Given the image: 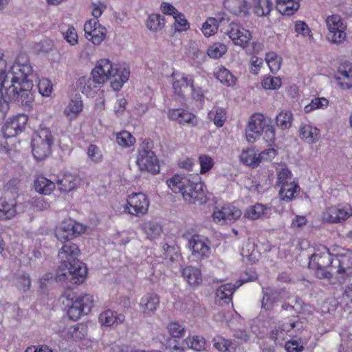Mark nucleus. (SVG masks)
<instances>
[{"instance_id": "nucleus-50", "label": "nucleus", "mask_w": 352, "mask_h": 352, "mask_svg": "<svg viewBox=\"0 0 352 352\" xmlns=\"http://www.w3.org/2000/svg\"><path fill=\"white\" fill-rule=\"evenodd\" d=\"M293 116L290 111H283L276 117L277 126L282 129H289L292 126Z\"/></svg>"}, {"instance_id": "nucleus-22", "label": "nucleus", "mask_w": 352, "mask_h": 352, "mask_svg": "<svg viewBox=\"0 0 352 352\" xmlns=\"http://www.w3.org/2000/svg\"><path fill=\"white\" fill-rule=\"evenodd\" d=\"M228 34L236 45L243 48L248 46L252 38V34L248 30L244 28L238 23L232 22L228 31Z\"/></svg>"}, {"instance_id": "nucleus-28", "label": "nucleus", "mask_w": 352, "mask_h": 352, "mask_svg": "<svg viewBox=\"0 0 352 352\" xmlns=\"http://www.w3.org/2000/svg\"><path fill=\"white\" fill-rule=\"evenodd\" d=\"M299 137L309 144H315L320 138V131L311 124H302L299 129Z\"/></svg>"}, {"instance_id": "nucleus-57", "label": "nucleus", "mask_w": 352, "mask_h": 352, "mask_svg": "<svg viewBox=\"0 0 352 352\" xmlns=\"http://www.w3.org/2000/svg\"><path fill=\"white\" fill-rule=\"evenodd\" d=\"M38 89L43 96L49 97L52 93L53 85L48 78H41L38 80Z\"/></svg>"}, {"instance_id": "nucleus-39", "label": "nucleus", "mask_w": 352, "mask_h": 352, "mask_svg": "<svg viewBox=\"0 0 352 352\" xmlns=\"http://www.w3.org/2000/svg\"><path fill=\"white\" fill-rule=\"evenodd\" d=\"M145 25L146 28L153 32L162 30L165 25V19L160 14H151L146 20Z\"/></svg>"}, {"instance_id": "nucleus-17", "label": "nucleus", "mask_w": 352, "mask_h": 352, "mask_svg": "<svg viewBox=\"0 0 352 352\" xmlns=\"http://www.w3.org/2000/svg\"><path fill=\"white\" fill-rule=\"evenodd\" d=\"M267 125L266 119L262 113H256L252 115L245 130L247 140L252 143L256 142Z\"/></svg>"}, {"instance_id": "nucleus-56", "label": "nucleus", "mask_w": 352, "mask_h": 352, "mask_svg": "<svg viewBox=\"0 0 352 352\" xmlns=\"http://www.w3.org/2000/svg\"><path fill=\"white\" fill-rule=\"evenodd\" d=\"M282 80L280 77L265 76L262 80V87L265 89L276 90L280 87Z\"/></svg>"}, {"instance_id": "nucleus-18", "label": "nucleus", "mask_w": 352, "mask_h": 352, "mask_svg": "<svg viewBox=\"0 0 352 352\" xmlns=\"http://www.w3.org/2000/svg\"><path fill=\"white\" fill-rule=\"evenodd\" d=\"M28 120V117L23 113L10 118L2 126L3 137L10 138L21 133L25 129Z\"/></svg>"}, {"instance_id": "nucleus-42", "label": "nucleus", "mask_w": 352, "mask_h": 352, "mask_svg": "<svg viewBox=\"0 0 352 352\" xmlns=\"http://www.w3.org/2000/svg\"><path fill=\"white\" fill-rule=\"evenodd\" d=\"M300 4L297 0L289 1L288 3L283 1V3H276V8L283 15L290 16L294 14L299 8Z\"/></svg>"}, {"instance_id": "nucleus-10", "label": "nucleus", "mask_w": 352, "mask_h": 352, "mask_svg": "<svg viewBox=\"0 0 352 352\" xmlns=\"http://www.w3.org/2000/svg\"><path fill=\"white\" fill-rule=\"evenodd\" d=\"M85 231V227L71 219H65L54 228L55 236L60 243L72 241Z\"/></svg>"}, {"instance_id": "nucleus-25", "label": "nucleus", "mask_w": 352, "mask_h": 352, "mask_svg": "<svg viewBox=\"0 0 352 352\" xmlns=\"http://www.w3.org/2000/svg\"><path fill=\"white\" fill-rule=\"evenodd\" d=\"M223 5L234 15L245 16L249 14L250 6L246 0H224Z\"/></svg>"}, {"instance_id": "nucleus-44", "label": "nucleus", "mask_w": 352, "mask_h": 352, "mask_svg": "<svg viewBox=\"0 0 352 352\" xmlns=\"http://www.w3.org/2000/svg\"><path fill=\"white\" fill-rule=\"evenodd\" d=\"M67 338L75 341L80 340L87 335V327L82 324L70 327L67 330Z\"/></svg>"}, {"instance_id": "nucleus-30", "label": "nucleus", "mask_w": 352, "mask_h": 352, "mask_svg": "<svg viewBox=\"0 0 352 352\" xmlns=\"http://www.w3.org/2000/svg\"><path fill=\"white\" fill-rule=\"evenodd\" d=\"M34 188L39 194L49 195L55 190L56 184L41 175H37L35 178Z\"/></svg>"}, {"instance_id": "nucleus-47", "label": "nucleus", "mask_w": 352, "mask_h": 352, "mask_svg": "<svg viewBox=\"0 0 352 352\" xmlns=\"http://www.w3.org/2000/svg\"><path fill=\"white\" fill-rule=\"evenodd\" d=\"M219 25V21L216 18H208L201 28L204 35L206 37L214 35L218 30Z\"/></svg>"}, {"instance_id": "nucleus-21", "label": "nucleus", "mask_w": 352, "mask_h": 352, "mask_svg": "<svg viewBox=\"0 0 352 352\" xmlns=\"http://www.w3.org/2000/svg\"><path fill=\"white\" fill-rule=\"evenodd\" d=\"M192 254L199 259L209 257L210 254V241L201 235H193L188 242Z\"/></svg>"}, {"instance_id": "nucleus-53", "label": "nucleus", "mask_w": 352, "mask_h": 352, "mask_svg": "<svg viewBox=\"0 0 352 352\" xmlns=\"http://www.w3.org/2000/svg\"><path fill=\"white\" fill-rule=\"evenodd\" d=\"M227 52L226 45L220 43H214L207 50L208 55L212 58H219Z\"/></svg>"}, {"instance_id": "nucleus-40", "label": "nucleus", "mask_w": 352, "mask_h": 352, "mask_svg": "<svg viewBox=\"0 0 352 352\" xmlns=\"http://www.w3.org/2000/svg\"><path fill=\"white\" fill-rule=\"evenodd\" d=\"M237 287H218L216 291L215 302L219 305L232 302V296Z\"/></svg>"}, {"instance_id": "nucleus-3", "label": "nucleus", "mask_w": 352, "mask_h": 352, "mask_svg": "<svg viewBox=\"0 0 352 352\" xmlns=\"http://www.w3.org/2000/svg\"><path fill=\"white\" fill-rule=\"evenodd\" d=\"M62 247L58 253L60 266L67 272L58 275L60 280H68L73 285L82 284L87 278V268L80 261L78 256L80 254L78 246L72 241L61 243Z\"/></svg>"}, {"instance_id": "nucleus-7", "label": "nucleus", "mask_w": 352, "mask_h": 352, "mask_svg": "<svg viewBox=\"0 0 352 352\" xmlns=\"http://www.w3.org/2000/svg\"><path fill=\"white\" fill-rule=\"evenodd\" d=\"M71 287H67L64 295L67 299H71L72 305L69 307L67 314L72 320H77L82 316L89 314L94 307V297L90 294H84L73 299L70 298Z\"/></svg>"}, {"instance_id": "nucleus-62", "label": "nucleus", "mask_w": 352, "mask_h": 352, "mask_svg": "<svg viewBox=\"0 0 352 352\" xmlns=\"http://www.w3.org/2000/svg\"><path fill=\"white\" fill-rule=\"evenodd\" d=\"M213 346L218 351L226 352L229 350L231 342L221 336H217L212 340Z\"/></svg>"}, {"instance_id": "nucleus-5", "label": "nucleus", "mask_w": 352, "mask_h": 352, "mask_svg": "<svg viewBox=\"0 0 352 352\" xmlns=\"http://www.w3.org/2000/svg\"><path fill=\"white\" fill-rule=\"evenodd\" d=\"M333 254L324 245L318 246L309 257L308 268L319 279L332 281Z\"/></svg>"}, {"instance_id": "nucleus-64", "label": "nucleus", "mask_w": 352, "mask_h": 352, "mask_svg": "<svg viewBox=\"0 0 352 352\" xmlns=\"http://www.w3.org/2000/svg\"><path fill=\"white\" fill-rule=\"evenodd\" d=\"M295 31L303 36L313 38L311 31L308 25L302 21H297L295 23Z\"/></svg>"}, {"instance_id": "nucleus-34", "label": "nucleus", "mask_w": 352, "mask_h": 352, "mask_svg": "<svg viewBox=\"0 0 352 352\" xmlns=\"http://www.w3.org/2000/svg\"><path fill=\"white\" fill-rule=\"evenodd\" d=\"M283 308L293 309L296 312L305 315H311L314 313V307L311 305L305 304L300 298L296 297H294L292 302L283 305Z\"/></svg>"}, {"instance_id": "nucleus-24", "label": "nucleus", "mask_w": 352, "mask_h": 352, "mask_svg": "<svg viewBox=\"0 0 352 352\" xmlns=\"http://www.w3.org/2000/svg\"><path fill=\"white\" fill-rule=\"evenodd\" d=\"M160 305V298L157 295L147 294L143 296L139 303L141 313L144 317L153 316Z\"/></svg>"}, {"instance_id": "nucleus-11", "label": "nucleus", "mask_w": 352, "mask_h": 352, "mask_svg": "<svg viewBox=\"0 0 352 352\" xmlns=\"http://www.w3.org/2000/svg\"><path fill=\"white\" fill-rule=\"evenodd\" d=\"M329 41L337 45L343 43L346 38V23L338 14L329 16L326 20Z\"/></svg>"}, {"instance_id": "nucleus-36", "label": "nucleus", "mask_w": 352, "mask_h": 352, "mask_svg": "<svg viewBox=\"0 0 352 352\" xmlns=\"http://www.w3.org/2000/svg\"><path fill=\"white\" fill-rule=\"evenodd\" d=\"M214 76L223 85L228 87L233 86L236 84V78L225 67L218 66L214 71Z\"/></svg>"}, {"instance_id": "nucleus-48", "label": "nucleus", "mask_w": 352, "mask_h": 352, "mask_svg": "<svg viewBox=\"0 0 352 352\" xmlns=\"http://www.w3.org/2000/svg\"><path fill=\"white\" fill-rule=\"evenodd\" d=\"M208 116L210 118H212L213 120V123L217 127H221L223 126L225 122L227 119V112L225 109L221 107H216L214 108V113H213L212 111H211L208 113Z\"/></svg>"}, {"instance_id": "nucleus-16", "label": "nucleus", "mask_w": 352, "mask_h": 352, "mask_svg": "<svg viewBox=\"0 0 352 352\" xmlns=\"http://www.w3.org/2000/svg\"><path fill=\"white\" fill-rule=\"evenodd\" d=\"M85 36L87 40L96 45H99L104 40L107 29L98 19H91L84 25Z\"/></svg>"}, {"instance_id": "nucleus-61", "label": "nucleus", "mask_w": 352, "mask_h": 352, "mask_svg": "<svg viewBox=\"0 0 352 352\" xmlns=\"http://www.w3.org/2000/svg\"><path fill=\"white\" fill-rule=\"evenodd\" d=\"M256 252H255V245L248 242L243 248L241 254L243 257H246L250 262L254 263L256 260Z\"/></svg>"}, {"instance_id": "nucleus-59", "label": "nucleus", "mask_w": 352, "mask_h": 352, "mask_svg": "<svg viewBox=\"0 0 352 352\" xmlns=\"http://www.w3.org/2000/svg\"><path fill=\"white\" fill-rule=\"evenodd\" d=\"M199 162L200 164V173L201 174L208 172L214 164L213 159L206 154L199 155Z\"/></svg>"}, {"instance_id": "nucleus-13", "label": "nucleus", "mask_w": 352, "mask_h": 352, "mask_svg": "<svg viewBox=\"0 0 352 352\" xmlns=\"http://www.w3.org/2000/svg\"><path fill=\"white\" fill-rule=\"evenodd\" d=\"M352 215V208L347 204H339L325 209L322 214L323 221L329 223L344 222Z\"/></svg>"}, {"instance_id": "nucleus-37", "label": "nucleus", "mask_w": 352, "mask_h": 352, "mask_svg": "<svg viewBox=\"0 0 352 352\" xmlns=\"http://www.w3.org/2000/svg\"><path fill=\"white\" fill-rule=\"evenodd\" d=\"M16 214V204L14 200L10 202L0 199V220L6 221L13 218Z\"/></svg>"}, {"instance_id": "nucleus-51", "label": "nucleus", "mask_w": 352, "mask_h": 352, "mask_svg": "<svg viewBox=\"0 0 352 352\" xmlns=\"http://www.w3.org/2000/svg\"><path fill=\"white\" fill-rule=\"evenodd\" d=\"M265 60L272 73H276L280 68L282 58L274 52L266 54Z\"/></svg>"}, {"instance_id": "nucleus-43", "label": "nucleus", "mask_w": 352, "mask_h": 352, "mask_svg": "<svg viewBox=\"0 0 352 352\" xmlns=\"http://www.w3.org/2000/svg\"><path fill=\"white\" fill-rule=\"evenodd\" d=\"M188 346L197 351H204L206 348V341L201 336H193L188 337L184 340Z\"/></svg>"}, {"instance_id": "nucleus-20", "label": "nucleus", "mask_w": 352, "mask_h": 352, "mask_svg": "<svg viewBox=\"0 0 352 352\" xmlns=\"http://www.w3.org/2000/svg\"><path fill=\"white\" fill-rule=\"evenodd\" d=\"M262 306L268 309L272 304L282 300L292 302L294 297L290 296L285 287H263Z\"/></svg>"}, {"instance_id": "nucleus-8", "label": "nucleus", "mask_w": 352, "mask_h": 352, "mask_svg": "<svg viewBox=\"0 0 352 352\" xmlns=\"http://www.w3.org/2000/svg\"><path fill=\"white\" fill-rule=\"evenodd\" d=\"M54 138L48 129H43L34 135L32 139V152L37 161L47 157L52 152Z\"/></svg>"}, {"instance_id": "nucleus-32", "label": "nucleus", "mask_w": 352, "mask_h": 352, "mask_svg": "<svg viewBox=\"0 0 352 352\" xmlns=\"http://www.w3.org/2000/svg\"><path fill=\"white\" fill-rule=\"evenodd\" d=\"M300 191V186L297 182L294 181L290 182H285L281 184L279 191L280 199L285 201L293 200Z\"/></svg>"}, {"instance_id": "nucleus-15", "label": "nucleus", "mask_w": 352, "mask_h": 352, "mask_svg": "<svg viewBox=\"0 0 352 352\" xmlns=\"http://www.w3.org/2000/svg\"><path fill=\"white\" fill-rule=\"evenodd\" d=\"M241 214L240 209L229 204L214 210L212 217L216 223L225 225L234 223Z\"/></svg>"}, {"instance_id": "nucleus-60", "label": "nucleus", "mask_w": 352, "mask_h": 352, "mask_svg": "<svg viewBox=\"0 0 352 352\" xmlns=\"http://www.w3.org/2000/svg\"><path fill=\"white\" fill-rule=\"evenodd\" d=\"M50 207V203L43 197L33 198L31 201V208L34 212L46 210Z\"/></svg>"}, {"instance_id": "nucleus-33", "label": "nucleus", "mask_w": 352, "mask_h": 352, "mask_svg": "<svg viewBox=\"0 0 352 352\" xmlns=\"http://www.w3.org/2000/svg\"><path fill=\"white\" fill-rule=\"evenodd\" d=\"M141 229L150 240L158 239L163 231L161 224L155 220L144 222L141 225Z\"/></svg>"}, {"instance_id": "nucleus-31", "label": "nucleus", "mask_w": 352, "mask_h": 352, "mask_svg": "<svg viewBox=\"0 0 352 352\" xmlns=\"http://www.w3.org/2000/svg\"><path fill=\"white\" fill-rule=\"evenodd\" d=\"M182 276L190 286H199L202 283V274L199 269L192 266L184 267Z\"/></svg>"}, {"instance_id": "nucleus-46", "label": "nucleus", "mask_w": 352, "mask_h": 352, "mask_svg": "<svg viewBox=\"0 0 352 352\" xmlns=\"http://www.w3.org/2000/svg\"><path fill=\"white\" fill-rule=\"evenodd\" d=\"M116 142L119 146L124 148H129L135 143V138L131 133L123 130L116 135Z\"/></svg>"}, {"instance_id": "nucleus-14", "label": "nucleus", "mask_w": 352, "mask_h": 352, "mask_svg": "<svg viewBox=\"0 0 352 352\" xmlns=\"http://www.w3.org/2000/svg\"><path fill=\"white\" fill-rule=\"evenodd\" d=\"M136 164L141 171H147L153 175L160 173L159 160L153 151L146 148L138 151Z\"/></svg>"}, {"instance_id": "nucleus-27", "label": "nucleus", "mask_w": 352, "mask_h": 352, "mask_svg": "<svg viewBox=\"0 0 352 352\" xmlns=\"http://www.w3.org/2000/svg\"><path fill=\"white\" fill-rule=\"evenodd\" d=\"M80 179L79 176L71 173L64 174L61 178H58L56 180V184L58 189L64 192H68L79 184Z\"/></svg>"}, {"instance_id": "nucleus-6", "label": "nucleus", "mask_w": 352, "mask_h": 352, "mask_svg": "<svg viewBox=\"0 0 352 352\" xmlns=\"http://www.w3.org/2000/svg\"><path fill=\"white\" fill-rule=\"evenodd\" d=\"M352 276V252L333 254L331 284H343Z\"/></svg>"}, {"instance_id": "nucleus-35", "label": "nucleus", "mask_w": 352, "mask_h": 352, "mask_svg": "<svg viewBox=\"0 0 352 352\" xmlns=\"http://www.w3.org/2000/svg\"><path fill=\"white\" fill-rule=\"evenodd\" d=\"M83 103L80 96L76 95L71 99L65 109L64 113L71 119L76 118L82 111Z\"/></svg>"}, {"instance_id": "nucleus-29", "label": "nucleus", "mask_w": 352, "mask_h": 352, "mask_svg": "<svg viewBox=\"0 0 352 352\" xmlns=\"http://www.w3.org/2000/svg\"><path fill=\"white\" fill-rule=\"evenodd\" d=\"M338 82L342 89L352 88V64L344 63L338 67Z\"/></svg>"}, {"instance_id": "nucleus-58", "label": "nucleus", "mask_w": 352, "mask_h": 352, "mask_svg": "<svg viewBox=\"0 0 352 352\" xmlns=\"http://www.w3.org/2000/svg\"><path fill=\"white\" fill-rule=\"evenodd\" d=\"M87 155L89 158L96 164L100 163L102 161L103 155L100 148L96 144H91L87 148Z\"/></svg>"}, {"instance_id": "nucleus-9", "label": "nucleus", "mask_w": 352, "mask_h": 352, "mask_svg": "<svg viewBox=\"0 0 352 352\" xmlns=\"http://www.w3.org/2000/svg\"><path fill=\"white\" fill-rule=\"evenodd\" d=\"M302 323L296 318L285 319L275 326L270 337L277 344H281L288 337H296L300 333Z\"/></svg>"}, {"instance_id": "nucleus-55", "label": "nucleus", "mask_w": 352, "mask_h": 352, "mask_svg": "<svg viewBox=\"0 0 352 352\" xmlns=\"http://www.w3.org/2000/svg\"><path fill=\"white\" fill-rule=\"evenodd\" d=\"M257 278L258 275L255 271L252 270H245L241 274L239 278L233 286H242L249 282L255 281Z\"/></svg>"}, {"instance_id": "nucleus-12", "label": "nucleus", "mask_w": 352, "mask_h": 352, "mask_svg": "<svg viewBox=\"0 0 352 352\" xmlns=\"http://www.w3.org/2000/svg\"><path fill=\"white\" fill-rule=\"evenodd\" d=\"M149 204L146 195L143 192H133L128 195L124 211L133 216L142 217L147 213Z\"/></svg>"}, {"instance_id": "nucleus-49", "label": "nucleus", "mask_w": 352, "mask_h": 352, "mask_svg": "<svg viewBox=\"0 0 352 352\" xmlns=\"http://www.w3.org/2000/svg\"><path fill=\"white\" fill-rule=\"evenodd\" d=\"M166 329L168 333L173 338H181L186 334V327L184 324L178 322H170L168 324Z\"/></svg>"}, {"instance_id": "nucleus-63", "label": "nucleus", "mask_w": 352, "mask_h": 352, "mask_svg": "<svg viewBox=\"0 0 352 352\" xmlns=\"http://www.w3.org/2000/svg\"><path fill=\"white\" fill-rule=\"evenodd\" d=\"M63 37L65 41L71 45H75L78 43V36L76 29L73 26H69L65 32L63 33Z\"/></svg>"}, {"instance_id": "nucleus-41", "label": "nucleus", "mask_w": 352, "mask_h": 352, "mask_svg": "<svg viewBox=\"0 0 352 352\" xmlns=\"http://www.w3.org/2000/svg\"><path fill=\"white\" fill-rule=\"evenodd\" d=\"M241 161L246 165L256 167L259 165L258 156L254 148L243 150L240 155Z\"/></svg>"}, {"instance_id": "nucleus-2", "label": "nucleus", "mask_w": 352, "mask_h": 352, "mask_svg": "<svg viewBox=\"0 0 352 352\" xmlns=\"http://www.w3.org/2000/svg\"><path fill=\"white\" fill-rule=\"evenodd\" d=\"M129 69L118 64H113L109 59L99 60L92 69L91 77L82 76L77 86L87 97H94L99 86L109 81L114 91H119L129 77Z\"/></svg>"}, {"instance_id": "nucleus-1", "label": "nucleus", "mask_w": 352, "mask_h": 352, "mask_svg": "<svg viewBox=\"0 0 352 352\" xmlns=\"http://www.w3.org/2000/svg\"><path fill=\"white\" fill-rule=\"evenodd\" d=\"M6 62L0 58V111L8 109L9 103L3 97L2 89L6 90V95L10 100H16L22 105H30L31 102L28 98L30 93L24 88L27 78L31 74L32 67L25 54H19L11 70L6 74Z\"/></svg>"}, {"instance_id": "nucleus-52", "label": "nucleus", "mask_w": 352, "mask_h": 352, "mask_svg": "<svg viewBox=\"0 0 352 352\" xmlns=\"http://www.w3.org/2000/svg\"><path fill=\"white\" fill-rule=\"evenodd\" d=\"M266 207L261 204L250 206L245 212V217L250 219H258L265 212Z\"/></svg>"}, {"instance_id": "nucleus-4", "label": "nucleus", "mask_w": 352, "mask_h": 352, "mask_svg": "<svg viewBox=\"0 0 352 352\" xmlns=\"http://www.w3.org/2000/svg\"><path fill=\"white\" fill-rule=\"evenodd\" d=\"M168 188L175 193H181L185 201L195 204L203 202L205 194L204 184L198 174L175 175L166 181Z\"/></svg>"}, {"instance_id": "nucleus-54", "label": "nucleus", "mask_w": 352, "mask_h": 352, "mask_svg": "<svg viewBox=\"0 0 352 352\" xmlns=\"http://www.w3.org/2000/svg\"><path fill=\"white\" fill-rule=\"evenodd\" d=\"M329 105V100L325 98H315L311 102L304 107L306 113H309L314 110L327 108Z\"/></svg>"}, {"instance_id": "nucleus-26", "label": "nucleus", "mask_w": 352, "mask_h": 352, "mask_svg": "<svg viewBox=\"0 0 352 352\" xmlns=\"http://www.w3.org/2000/svg\"><path fill=\"white\" fill-rule=\"evenodd\" d=\"M178 77L173 82V89L175 95L183 98L188 87H191L194 84V78L192 76L185 74H182Z\"/></svg>"}, {"instance_id": "nucleus-19", "label": "nucleus", "mask_w": 352, "mask_h": 352, "mask_svg": "<svg viewBox=\"0 0 352 352\" xmlns=\"http://www.w3.org/2000/svg\"><path fill=\"white\" fill-rule=\"evenodd\" d=\"M124 321V314L111 309H106L98 316V323L102 329H114Z\"/></svg>"}, {"instance_id": "nucleus-38", "label": "nucleus", "mask_w": 352, "mask_h": 352, "mask_svg": "<svg viewBox=\"0 0 352 352\" xmlns=\"http://www.w3.org/2000/svg\"><path fill=\"white\" fill-rule=\"evenodd\" d=\"M272 9V0H252V10L258 16L269 15Z\"/></svg>"}, {"instance_id": "nucleus-45", "label": "nucleus", "mask_w": 352, "mask_h": 352, "mask_svg": "<svg viewBox=\"0 0 352 352\" xmlns=\"http://www.w3.org/2000/svg\"><path fill=\"white\" fill-rule=\"evenodd\" d=\"M173 19L174 23L171 28L174 32H186L190 28V23L183 13L179 12L178 14L174 15Z\"/></svg>"}, {"instance_id": "nucleus-23", "label": "nucleus", "mask_w": 352, "mask_h": 352, "mask_svg": "<svg viewBox=\"0 0 352 352\" xmlns=\"http://www.w3.org/2000/svg\"><path fill=\"white\" fill-rule=\"evenodd\" d=\"M168 118L180 125L195 126L197 124V116L184 109H172L168 111Z\"/></svg>"}]
</instances>
